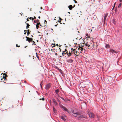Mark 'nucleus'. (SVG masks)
Masks as SVG:
<instances>
[{"label":"nucleus","mask_w":122,"mask_h":122,"mask_svg":"<svg viewBox=\"0 0 122 122\" xmlns=\"http://www.w3.org/2000/svg\"><path fill=\"white\" fill-rule=\"evenodd\" d=\"M73 116L77 117L79 118H81L82 117V115H81L79 112H76L73 113Z\"/></svg>","instance_id":"nucleus-1"},{"label":"nucleus","mask_w":122,"mask_h":122,"mask_svg":"<svg viewBox=\"0 0 122 122\" xmlns=\"http://www.w3.org/2000/svg\"><path fill=\"white\" fill-rule=\"evenodd\" d=\"M87 114H88L89 117L90 118H93L94 117L95 115L93 113L91 112L89 113L88 112L87 113Z\"/></svg>","instance_id":"nucleus-2"},{"label":"nucleus","mask_w":122,"mask_h":122,"mask_svg":"<svg viewBox=\"0 0 122 122\" xmlns=\"http://www.w3.org/2000/svg\"><path fill=\"white\" fill-rule=\"evenodd\" d=\"M25 37L26 38V40L28 41L29 42L33 41V39L32 38H29L27 36H26Z\"/></svg>","instance_id":"nucleus-3"},{"label":"nucleus","mask_w":122,"mask_h":122,"mask_svg":"<svg viewBox=\"0 0 122 122\" xmlns=\"http://www.w3.org/2000/svg\"><path fill=\"white\" fill-rule=\"evenodd\" d=\"M61 117L62 119L64 121H66L67 118V117L65 115H63L62 116H61Z\"/></svg>","instance_id":"nucleus-4"},{"label":"nucleus","mask_w":122,"mask_h":122,"mask_svg":"<svg viewBox=\"0 0 122 122\" xmlns=\"http://www.w3.org/2000/svg\"><path fill=\"white\" fill-rule=\"evenodd\" d=\"M108 51L110 52H111L112 54L113 53H117L118 52H117L116 51L112 49H110V51Z\"/></svg>","instance_id":"nucleus-5"},{"label":"nucleus","mask_w":122,"mask_h":122,"mask_svg":"<svg viewBox=\"0 0 122 122\" xmlns=\"http://www.w3.org/2000/svg\"><path fill=\"white\" fill-rule=\"evenodd\" d=\"M62 107L63 109H64V110H65V111H66L67 112H68L70 113V112L69 111H68V109H67V108H66V107H65L63 106H62Z\"/></svg>","instance_id":"nucleus-6"},{"label":"nucleus","mask_w":122,"mask_h":122,"mask_svg":"<svg viewBox=\"0 0 122 122\" xmlns=\"http://www.w3.org/2000/svg\"><path fill=\"white\" fill-rule=\"evenodd\" d=\"M107 79H108L109 82L108 83H110L111 82V81L112 80V78L110 76H108L107 78Z\"/></svg>","instance_id":"nucleus-7"},{"label":"nucleus","mask_w":122,"mask_h":122,"mask_svg":"<svg viewBox=\"0 0 122 122\" xmlns=\"http://www.w3.org/2000/svg\"><path fill=\"white\" fill-rule=\"evenodd\" d=\"M51 84H47L46 85V87L45 88L47 89L48 90L49 89V88L51 86Z\"/></svg>","instance_id":"nucleus-8"},{"label":"nucleus","mask_w":122,"mask_h":122,"mask_svg":"<svg viewBox=\"0 0 122 122\" xmlns=\"http://www.w3.org/2000/svg\"><path fill=\"white\" fill-rule=\"evenodd\" d=\"M90 47L92 49L93 48L94 49H96L97 48V46H95L93 44L92 45H91V46H90Z\"/></svg>","instance_id":"nucleus-9"},{"label":"nucleus","mask_w":122,"mask_h":122,"mask_svg":"<svg viewBox=\"0 0 122 122\" xmlns=\"http://www.w3.org/2000/svg\"><path fill=\"white\" fill-rule=\"evenodd\" d=\"M77 52L76 51H74L73 52V54L74 55H76L77 56H78L79 55V53H78V54L77 53Z\"/></svg>","instance_id":"nucleus-10"},{"label":"nucleus","mask_w":122,"mask_h":122,"mask_svg":"<svg viewBox=\"0 0 122 122\" xmlns=\"http://www.w3.org/2000/svg\"><path fill=\"white\" fill-rule=\"evenodd\" d=\"M55 92L56 93V95L58 96L59 97V96L58 94L59 92V90L58 89H57L55 91Z\"/></svg>","instance_id":"nucleus-11"},{"label":"nucleus","mask_w":122,"mask_h":122,"mask_svg":"<svg viewBox=\"0 0 122 122\" xmlns=\"http://www.w3.org/2000/svg\"><path fill=\"white\" fill-rule=\"evenodd\" d=\"M53 102L55 104V105H57V103L55 99H53Z\"/></svg>","instance_id":"nucleus-12"},{"label":"nucleus","mask_w":122,"mask_h":122,"mask_svg":"<svg viewBox=\"0 0 122 122\" xmlns=\"http://www.w3.org/2000/svg\"><path fill=\"white\" fill-rule=\"evenodd\" d=\"M84 44L86 46H87L88 47L89 46H91V44H88V42H87V43H84Z\"/></svg>","instance_id":"nucleus-13"},{"label":"nucleus","mask_w":122,"mask_h":122,"mask_svg":"<svg viewBox=\"0 0 122 122\" xmlns=\"http://www.w3.org/2000/svg\"><path fill=\"white\" fill-rule=\"evenodd\" d=\"M67 61L68 62L71 63L73 61V60L71 59H68L67 60Z\"/></svg>","instance_id":"nucleus-14"},{"label":"nucleus","mask_w":122,"mask_h":122,"mask_svg":"<svg viewBox=\"0 0 122 122\" xmlns=\"http://www.w3.org/2000/svg\"><path fill=\"white\" fill-rule=\"evenodd\" d=\"M68 7L70 10H71L72 8H73V7L72 5H70L68 6Z\"/></svg>","instance_id":"nucleus-15"},{"label":"nucleus","mask_w":122,"mask_h":122,"mask_svg":"<svg viewBox=\"0 0 122 122\" xmlns=\"http://www.w3.org/2000/svg\"><path fill=\"white\" fill-rule=\"evenodd\" d=\"M79 47L78 48V49L79 50H81L82 51H83V48H82V47H80V45H79Z\"/></svg>","instance_id":"nucleus-16"},{"label":"nucleus","mask_w":122,"mask_h":122,"mask_svg":"<svg viewBox=\"0 0 122 122\" xmlns=\"http://www.w3.org/2000/svg\"><path fill=\"white\" fill-rule=\"evenodd\" d=\"M26 24L27 25L26 26V28L27 29L29 27V26L30 25L28 23H26Z\"/></svg>","instance_id":"nucleus-17"},{"label":"nucleus","mask_w":122,"mask_h":122,"mask_svg":"<svg viewBox=\"0 0 122 122\" xmlns=\"http://www.w3.org/2000/svg\"><path fill=\"white\" fill-rule=\"evenodd\" d=\"M73 53L71 52L70 53V52H69V53H68V54L69 55V56H72L73 55Z\"/></svg>","instance_id":"nucleus-18"},{"label":"nucleus","mask_w":122,"mask_h":122,"mask_svg":"<svg viewBox=\"0 0 122 122\" xmlns=\"http://www.w3.org/2000/svg\"><path fill=\"white\" fill-rule=\"evenodd\" d=\"M40 100H42L43 101H44L45 100V98L44 97L42 98H40L39 99Z\"/></svg>","instance_id":"nucleus-19"},{"label":"nucleus","mask_w":122,"mask_h":122,"mask_svg":"<svg viewBox=\"0 0 122 122\" xmlns=\"http://www.w3.org/2000/svg\"><path fill=\"white\" fill-rule=\"evenodd\" d=\"M29 30H27L28 32H27V35L28 36L30 34V32H29Z\"/></svg>","instance_id":"nucleus-20"},{"label":"nucleus","mask_w":122,"mask_h":122,"mask_svg":"<svg viewBox=\"0 0 122 122\" xmlns=\"http://www.w3.org/2000/svg\"><path fill=\"white\" fill-rule=\"evenodd\" d=\"M82 117H83V118H85V119H87V117L86 116H83L82 115Z\"/></svg>","instance_id":"nucleus-21"},{"label":"nucleus","mask_w":122,"mask_h":122,"mask_svg":"<svg viewBox=\"0 0 122 122\" xmlns=\"http://www.w3.org/2000/svg\"><path fill=\"white\" fill-rule=\"evenodd\" d=\"M84 46L82 45H80V47H82V48H83L84 47Z\"/></svg>","instance_id":"nucleus-22"},{"label":"nucleus","mask_w":122,"mask_h":122,"mask_svg":"<svg viewBox=\"0 0 122 122\" xmlns=\"http://www.w3.org/2000/svg\"><path fill=\"white\" fill-rule=\"evenodd\" d=\"M106 16H107V15H105V17H104V21H105V20H106Z\"/></svg>","instance_id":"nucleus-23"},{"label":"nucleus","mask_w":122,"mask_h":122,"mask_svg":"<svg viewBox=\"0 0 122 122\" xmlns=\"http://www.w3.org/2000/svg\"><path fill=\"white\" fill-rule=\"evenodd\" d=\"M90 43L91 44H93V41H90Z\"/></svg>","instance_id":"nucleus-24"},{"label":"nucleus","mask_w":122,"mask_h":122,"mask_svg":"<svg viewBox=\"0 0 122 122\" xmlns=\"http://www.w3.org/2000/svg\"><path fill=\"white\" fill-rule=\"evenodd\" d=\"M36 28L37 29H38L39 28V25L38 24H37L36 25Z\"/></svg>","instance_id":"nucleus-25"},{"label":"nucleus","mask_w":122,"mask_h":122,"mask_svg":"<svg viewBox=\"0 0 122 122\" xmlns=\"http://www.w3.org/2000/svg\"><path fill=\"white\" fill-rule=\"evenodd\" d=\"M66 54V53H64V52L62 53V55L63 56H64V55H65Z\"/></svg>","instance_id":"nucleus-26"},{"label":"nucleus","mask_w":122,"mask_h":122,"mask_svg":"<svg viewBox=\"0 0 122 122\" xmlns=\"http://www.w3.org/2000/svg\"><path fill=\"white\" fill-rule=\"evenodd\" d=\"M121 5H122V4L121 3H120L119 4V5L118 6V8H119L120 7H121Z\"/></svg>","instance_id":"nucleus-27"},{"label":"nucleus","mask_w":122,"mask_h":122,"mask_svg":"<svg viewBox=\"0 0 122 122\" xmlns=\"http://www.w3.org/2000/svg\"><path fill=\"white\" fill-rule=\"evenodd\" d=\"M112 22L114 24L116 22L115 21V20H114L113 19L112 20Z\"/></svg>","instance_id":"nucleus-28"},{"label":"nucleus","mask_w":122,"mask_h":122,"mask_svg":"<svg viewBox=\"0 0 122 122\" xmlns=\"http://www.w3.org/2000/svg\"><path fill=\"white\" fill-rule=\"evenodd\" d=\"M29 18L30 19H32V20H34L33 19V18L32 17H30Z\"/></svg>","instance_id":"nucleus-29"},{"label":"nucleus","mask_w":122,"mask_h":122,"mask_svg":"<svg viewBox=\"0 0 122 122\" xmlns=\"http://www.w3.org/2000/svg\"><path fill=\"white\" fill-rule=\"evenodd\" d=\"M42 83L41 82L40 84V86L41 87V89H42Z\"/></svg>","instance_id":"nucleus-30"},{"label":"nucleus","mask_w":122,"mask_h":122,"mask_svg":"<svg viewBox=\"0 0 122 122\" xmlns=\"http://www.w3.org/2000/svg\"><path fill=\"white\" fill-rule=\"evenodd\" d=\"M59 97H60V98H61L64 101H65L64 99L62 97H60V96Z\"/></svg>","instance_id":"nucleus-31"},{"label":"nucleus","mask_w":122,"mask_h":122,"mask_svg":"<svg viewBox=\"0 0 122 122\" xmlns=\"http://www.w3.org/2000/svg\"><path fill=\"white\" fill-rule=\"evenodd\" d=\"M33 43L32 44V45H33L34 44L35 45H36V44L35 43V42L34 41H33Z\"/></svg>","instance_id":"nucleus-32"},{"label":"nucleus","mask_w":122,"mask_h":122,"mask_svg":"<svg viewBox=\"0 0 122 122\" xmlns=\"http://www.w3.org/2000/svg\"><path fill=\"white\" fill-rule=\"evenodd\" d=\"M59 21H60H60H61V20H62V19H61V18H60V17H59Z\"/></svg>","instance_id":"nucleus-33"},{"label":"nucleus","mask_w":122,"mask_h":122,"mask_svg":"<svg viewBox=\"0 0 122 122\" xmlns=\"http://www.w3.org/2000/svg\"><path fill=\"white\" fill-rule=\"evenodd\" d=\"M97 119L98 120H99V116H97Z\"/></svg>","instance_id":"nucleus-34"},{"label":"nucleus","mask_w":122,"mask_h":122,"mask_svg":"<svg viewBox=\"0 0 122 122\" xmlns=\"http://www.w3.org/2000/svg\"><path fill=\"white\" fill-rule=\"evenodd\" d=\"M53 111L54 112H55V111H56V109H55V108H53Z\"/></svg>","instance_id":"nucleus-35"},{"label":"nucleus","mask_w":122,"mask_h":122,"mask_svg":"<svg viewBox=\"0 0 122 122\" xmlns=\"http://www.w3.org/2000/svg\"><path fill=\"white\" fill-rule=\"evenodd\" d=\"M36 57H37V58H38V59L39 60V57L38 56V55H36Z\"/></svg>","instance_id":"nucleus-36"},{"label":"nucleus","mask_w":122,"mask_h":122,"mask_svg":"<svg viewBox=\"0 0 122 122\" xmlns=\"http://www.w3.org/2000/svg\"><path fill=\"white\" fill-rule=\"evenodd\" d=\"M16 47H20V46H18V45L17 44H16Z\"/></svg>","instance_id":"nucleus-37"},{"label":"nucleus","mask_w":122,"mask_h":122,"mask_svg":"<svg viewBox=\"0 0 122 122\" xmlns=\"http://www.w3.org/2000/svg\"><path fill=\"white\" fill-rule=\"evenodd\" d=\"M76 51V49H74L73 50V51H73V52H74V51Z\"/></svg>","instance_id":"nucleus-38"},{"label":"nucleus","mask_w":122,"mask_h":122,"mask_svg":"<svg viewBox=\"0 0 122 122\" xmlns=\"http://www.w3.org/2000/svg\"><path fill=\"white\" fill-rule=\"evenodd\" d=\"M74 46H75V48H77V46H76V45Z\"/></svg>","instance_id":"nucleus-39"},{"label":"nucleus","mask_w":122,"mask_h":122,"mask_svg":"<svg viewBox=\"0 0 122 122\" xmlns=\"http://www.w3.org/2000/svg\"><path fill=\"white\" fill-rule=\"evenodd\" d=\"M57 101L58 102H59V103L60 102V101L59 100H58V99H57Z\"/></svg>","instance_id":"nucleus-40"},{"label":"nucleus","mask_w":122,"mask_h":122,"mask_svg":"<svg viewBox=\"0 0 122 122\" xmlns=\"http://www.w3.org/2000/svg\"><path fill=\"white\" fill-rule=\"evenodd\" d=\"M3 78H4V80L6 79V77H5L3 76Z\"/></svg>","instance_id":"nucleus-41"},{"label":"nucleus","mask_w":122,"mask_h":122,"mask_svg":"<svg viewBox=\"0 0 122 122\" xmlns=\"http://www.w3.org/2000/svg\"><path fill=\"white\" fill-rule=\"evenodd\" d=\"M107 48L110 47V46L109 45L107 44Z\"/></svg>","instance_id":"nucleus-42"},{"label":"nucleus","mask_w":122,"mask_h":122,"mask_svg":"<svg viewBox=\"0 0 122 122\" xmlns=\"http://www.w3.org/2000/svg\"><path fill=\"white\" fill-rule=\"evenodd\" d=\"M73 0L74 1L75 3H77V2L75 0Z\"/></svg>","instance_id":"nucleus-43"},{"label":"nucleus","mask_w":122,"mask_h":122,"mask_svg":"<svg viewBox=\"0 0 122 122\" xmlns=\"http://www.w3.org/2000/svg\"><path fill=\"white\" fill-rule=\"evenodd\" d=\"M65 51H63V52H66V51H67V50L66 49H65Z\"/></svg>","instance_id":"nucleus-44"},{"label":"nucleus","mask_w":122,"mask_h":122,"mask_svg":"<svg viewBox=\"0 0 122 122\" xmlns=\"http://www.w3.org/2000/svg\"><path fill=\"white\" fill-rule=\"evenodd\" d=\"M46 22V23L47 21H46V20H45V24Z\"/></svg>","instance_id":"nucleus-45"},{"label":"nucleus","mask_w":122,"mask_h":122,"mask_svg":"<svg viewBox=\"0 0 122 122\" xmlns=\"http://www.w3.org/2000/svg\"><path fill=\"white\" fill-rule=\"evenodd\" d=\"M37 24H38V25H40V23L39 22V23H37Z\"/></svg>","instance_id":"nucleus-46"},{"label":"nucleus","mask_w":122,"mask_h":122,"mask_svg":"<svg viewBox=\"0 0 122 122\" xmlns=\"http://www.w3.org/2000/svg\"><path fill=\"white\" fill-rule=\"evenodd\" d=\"M74 111L73 110H72L71 111V112H72V113H74V112H73Z\"/></svg>","instance_id":"nucleus-47"},{"label":"nucleus","mask_w":122,"mask_h":122,"mask_svg":"<svg viewBox=\"0 0 122 122\" xmlns=\"http://www.w3.org/2000/svg\"><path fill=\"white\" fill-rule=\"evenodd\" d=\"M115 3L114 4V6H113V8H114V7L115 6Z\"/></svg>","instance_id":"nucleus-48"},{"label":"nucleus","mask_w":122,"mask_h":122,"mask_svg":"<svg viewBox=\"0 0 122 122\" xmlns=\"http://www.w3.org/2000/svg\"><path fill=\"white\" fill-rule=\"evenodd\" d=\"M58 49H60V52L61 51V49H60V48H58Z\"/></svg>","instance_id":"nucleus-49"},{"label":"nucleus","mask_w":122,"mask_h":122,"mask_svg":"<svg viewBox=\"0 0 122 122\" xmlns=\"http://www.w3.org/2000/svg\"><path fill=\"white\" fill-rule=\"evenodd\" d=\"M34 18V19H36V17H35V16H34V18Z\"/></svg>","instance_id":"nucleus-50"},{"label":"nucleus","mask_w":122,"mask_h":122,"mask_svg":"<svg viewBox=\"0 0 122 122\" xmlns=\"http://www.w3.org/2000/svg\"><path fill=\"white\" fill-rule=\"evenodd\" d=\"M27 21H29V20L28 18L27 19Z\"/></svg>","instance_id":"nucleus-51"},{"label":"nucleus","mask_w":122,"mask_h":122,"mask_svg":"<svg viewBox=\"0 0 122 122\" xmlns=\"http://www.w3.org/2000/svg\"><path fill=\"white\" fill-rule=\"evenodd\" d=\"M67 55H68V56L69 57H70V56H69V55L68 54H67Z\"/></svg>","instance_id":"nucleus-52"},{"label":"nucleus","mask_w":122,"mask_h":122,"mask_svg":"<svg viewBox=\"0 0 122 122\" xmlns=\"http://www.w3.org/2000/svg\"><path fill=\"white\" fill-rule=\"evenodd\" d=\"M55 55H56V56H57V53H55Z\"/></svg>","instance_id":"nucleus-53"},{"label":"nucleus","mask_w":122,"mask_h":122,"mask_svg":"<svg viewBox=\"0 0 122 122\" xmlns=\"http://www.w3.org/2000/svg\"><path fill=\"white\" fill-rule=\"evenodd\" d=\"M119 1L120 2H122V0H120Z\"/></svg>","instance_id":"nucleus-54"},{"label":"nucleus","mask_w":122,"mask_h":122,"mask_svg":"<svg viewBox=\"0 0 122 122\" xmlns=\"http://www.w3.org/2000/svg\"><path fill=\"white\" fill-rule=\"evenodd\" d=\"M68 51H66V54H68Z\"/></svg>","instance_id":"nucleus-55"},{"label":"nucleus","mask_w":122,"mask_h":122,"mask_svg":"<svg viewBox=\"0 0 122 122\" xmlns=\"http://www.w3.org/2000/svg\"><path fill=\"white\" fill-rule=\"evenodd\" d=\"M37 22V20H36L34 21V22Z\"/></svg>","instance_id":"nucleus-56"},{"label":"nucleus","mask_w":122,"mask_h":122,"mask_svg":"<svg viewBox=\"0 0 122 122\" xmlns=\"http://www.w3.org/2000/svg\"><path fill=\"white\" fill-rule=\"evenodd\" d=\"M37 20V22H39V20Z\"/></svg>","instance_id":"nucleus-57"},{"label":"nucleus","mask_w":122,"mask_h":122,"mask_svg":"<svg viewBox=\"0 0 122 122\" xmlns=\"http://www.w3.org/2000/svg\"><path fill=\"white\" fill-rule=\"evenodd\" d=\"M105 47H106V48H107V44H106Z\"/></svg>","instance_id":"nucleus-58"},{"label":"nucleus","mask_w":122,"mask_h":122,"mask_svg":"<svg viewBox=\"0 0 122 122\" xmlns=\"http://www.w3.org/2000/svg\"><path fill=\"white\" fill-rule=\"evenodd\" d=\"M55 46H56L55 45H54V46L52 47H55Z\"/></svg>","instance_id":"nucleus-59"},{"label":"nucleus","mask_w":122,"mask_h":122,"mask_svg":"<svg viewBox=\"0 0 122 122\" xmlns=\"http://www.w3.org/2000/svg\"><path fill=\"white\" fill-rule=\"evenodd\" d=\"M40 8L41 9H42V7H41V8Z\"/></svg>","instance_id":"nucleus-60"},{"label":"nucleus","mask_w":122,"mask_h":122,"mask_svg":"<svg viewBox=\"0 0 122 122\" xmlns=\"http://www.w3.org/2000/svg\"><path fill=\"white\" fill-rule=\"evenodd\" d=\"M26 32H25L24 33V34H26Z\"/></svg>","instance_id":"nucleus-61"},{"label":"nucleus","mask_w":122,"mask_h":122,"mask_svg":"<svg viewBox=\"0 0 122 122\" xmlns=\"http://www.w3.org/2000/svg\"><path fill=\"white\" fill-rule=\"evenodd\" d=\"M89 112V110H88V111H87V112H88L87 113H88V112Z\"/></svg>","instance_id":"nucleus-62"},{"label":"nucleus","mask_w":122,"mask_h":122,"mask_svg":"<svg viewBox=\"0 0 122 122\" xmlns=\"http://www.w3.org/2000/svg\"><path fill=\"white\" fill-rule=\"evenodd\" d=\"M27 31V30H24V32H26V31Z\"/></svg>","instance_id":"nucleus-63"},{"label":"nucleus","mask_w":122,"mask_h":122,"mask_svg":"<svg viewBox=\"0 0 122 122\" xmlns=\"http://www.w3.org/2000/svg\"><path fill=\"white\" fill-rule=\"evenodd\" d=\"M38 18H39V19L40 18V16H39L38 17Z\"/></svg>","instance_id":"nucleus-64"}]
</instances>
